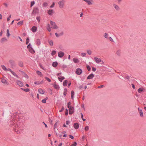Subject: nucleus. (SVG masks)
<instances>
[{
  "mask_svg": "<svg viewBox=\"0 0 146 146\" xmlns=\"http://www.w3.org/2000/svg\"><path fill=\"white\" fill-rule=\"evenodd\" d=\"M45 79L49 82H51V80L50 79H49L48 78L45 77Z\"/></svg>",
  "mask_w": 146,
  "mask_h": 146,
  "instance_id": "45",
  "label": "nucleus"
},
{
  "mask_svg": "<svg viewBox=\"0 0 146 146\" xmlns=\"http://www.w3.org/2000/svg\"><path fill=\"white\" fill-rule=\"evenodd\" d=\"M47 29L49 32L51 31V29L50 27V25L49 24H48L47 26Z\"/></svg>",
  "mask_w": 146,
  "mask_h": 146,
  "instance_id": "21",
  "label": "nucleus"
},
{
  "mask_svg": "<svg viewBox=\"0 0 146 146\" xmlns=\"http://www.w3.org/2000/svg\"><path fill=\"white\" fill-rule=\"evenodd\" d=\"M77 145V143L76 142H74L73 144L71 145L70 146H76Z\"/></svg>",
  "mask_w": 146,
  "mask_h": 146,
  "instance_id": "50",
  "label": "nucleus"
},
{
  "mask_svg": "<svg viewBox=\"0 0 146 146\" xmlns=\"http://www.w3.org/2000/svg\"><path fill=\"white\" fill-rule=\"evenodd\" d=\"M86 67L88 71H90V70L91 68L88 65H87Z\"/></svg>",
  "mask_w": 146,
  "mask_h": 146,
  "instance_id": "47",
  "label": "nucleus"
},
{
  "mask_svg": "<svg viewBox=\"0 0 146 146\" xmlns=\"http://www.w3.org/2000/svg\"><path fill=\"white\" fill-rule=\"evenodd\" d=\"M10 35V34L9 33V30L8 29H7V37H9Z\"/></svg>",
  "mask_w": 146,
  "mask_h": 146,
  "instance_id": "36",
  "label": "nucleus"
},
{
  "mask_svg": "<svg viewBox=\"0 0 146 146\" xmlns=\"http://www.w3.org/2000/svg\"><path fill=\"white\" fill-rule=\"evenodd\" d=\"M50 24L51 26V28L54 29H57L58 27L57 26L54 22H53L52 21H50Z\"/></svg>",
  "mask_w": 146,
  "mask_h": 146,
  "instance_id": "2",
  "label": "nucleus"
},
{
  "mask_svg": "<svg viewBox=\"0 0 146 146\" xmlns=\"http://www.w3.org/2000/svg\"><path fill=\"white\" fill-rule=\"evenodd\" d=\"M89 127L88 126H86L84 128L85 130L86 131H88L89 130Z\"/></svg>",
  "mask_w": 146,
  "mask_h": 146,
  "instance_id": "43",
  "label": "nucleus"
},
{
  "mask_svg": "<svg viewBox=\"0 0 146 146\" xmlns=\"http://www.w3.org/2000/svg\"><path fill=\"white\" fill-rule=\"evenodd\" d=\"M74 92L73 91H72L71 92V98L72 99H73L74 96Z\"/></svg>",
  "mask_w": 146,
  "mask_h": 146,
  "instance_id": "30",
  "label": "nucleus"
},
{
  "mask_svg": "<svg viewBox=\"0 0 146 146\" xmlns=\"http://www.w3.org/2000/svg\"><path fill=\"white\" fill-rule=\"evenodd\" d=\"M94 60L95 61V62L97 63H99L100 62H102L101 59L100 58H97V57H95L94 58Z\"/></svg>",
  "mask_w": 146,
  "mask_h": 146,
  "instance_id": "8",
  "label": "nucleus"
},
{
  "mask_svg": "<svg viewBox=\"0 0 146 146\" xmlns=\"http://www.w3.org/2000/svg\"><path fill=\"white\" fill-rule=\"evenodd\" d=\"M104 87V86L103 85L100 86L98 87V88H101Z\"/></svg>",
  "mask_w": 146,
  "mask_h": 146,
  "instance_id": "57",
  "label": "nucleus"
},
{
  "mask_svg": "<svg viewBox=\"0 0 146 146\" xmlns=\"http://www.w3.org/2000/svg\"><path fill=\"white\" fill-rule=\"evenodd\" d=\"M69 137L71 139H73L74 138V137L71 135H69Z\"/></svg>",
  "mask_w": 146,
  "mask_h": 146,
  "instance_id": "63",
  "label": "nucleus"
},
{
  "mask_svg": "<svg viewBox=\"0 0 146 146\" xmlns=\"http://www.w3.org/2000/svg\"><path fill=\"white\" fill-rule=\"evenodd\" d=\"M69 108V114H72L74 111V107L70 106Z\"/></svg>",
  "mask_w": 146,
  "mask_h": 146,
  "instance_id": "6",
  "label": "nucleus"
},
{
  "mask_svg": "<svg viewBox=\"0 0 146 146\" xmlns=\"http://www.w3.org/2000/svg\"><path fill=\"white\" fill-rule=\"evenodd\" d=\"M65 1L64 0H62L59 1L58 3V4L59 5V7L60 8H62L64 6V3Z\"/></svg>",
  "mask_w": 146,
  "mask_h": 146,
  "instance_id": "3",
  "label": "nucleus"
},
{
  "mask_svg": "<svg viewBox=\"0 0 146 146\" xmlns=\"http://www.w3.org/2000/svg\"><path fill=\"white\" fill-rule=\"evenodd\" d=\"M35 2L34 1H31V7L33 6L35 4Z\"/></svg>",
  "mask_w": 146,
  "mask_h": 146,
  "instance_id": "49",
  "label": "nucleus"
},
{
  "mask_svg": "<svg viewBox=\"0 0 146 146\" xmlns=\"http://www.w3.org/2000/svg\"><path fill=\"white\" fill-rule=\"evenodd\" d=\"M54 88H55V89H59V86H58V85L57 84H55L54 86Z\"/></svg>",
  "mask_w": 146,
  "mask_h": 146,
  "instance_id": "35",
  "label": "nucleus"
},
{
  "mask_svg": "<svg viewBox=\"0 0 146 146\" xmlns=\"http://www.w3.org/2000/svg\"><path fill=\"white\" fill-rule=\"evenodd\" d=\"M29 42V37H28L26 39V44H28Z\"/></svg>",
  "mask_w": 146,
  "mask_h": 146,
  "instance_id": "46",
  "label": "nucleus"
},
{
  "mask_svg": "<svg viewBox=\"0 0 146 146\" xmlns=\"http://www.w3.org/2000/svg\"><path fill=\"white\" fill-rule=\"evenodd\" d=\"M87 51V52L88 54L89 55H91V54L92 52L90 50H88Z\"/></svg>",
  "mask_w": 146,
  "mask_h": 146,
  "instance_id": "42",
  "label": "nucleus"
},
{
  "mask_svg": "<svg viewBox=\"0 0 146 146\" xmlns=\"http://www.w3.org/2000/svg\"><path fill=\"white\" fill-rule=\"evenodd\" d=\"M34 84H40V81L35 82H34Z\"/></svg>",
  "mask_w": 146,
  "mask_h": 146,
  "instance_id": "51",
  "label": "nucleus"
},
{
  "mask_svg": "<svg viewBox=\"0 0 146 146\" xmlns=\"http://www.w3.org/2000/svg\"><path fill=\"white\" fill-rule=\"evenodd\" d=\"M37 28L35 26H33L31 30L32 32H35L37 30Z\"/></svg>",
  "mask_w": 146,
  "mask_h": 146,
  "instance_id": "20",
  "label": "nucleus"
},
{
  "mask_svg": "<svg viewBox=\"0 0 146 146\" xmlns=\"http://www.w3.org/2000/svg\"><path fill=\"white\" fill-rule=\"evenodd\" d=\"M96 69L94 68V67H92V70L94 71V72H95V71H96Z\"/></svg>",
  "mask_w": 146,
  "mask_h": 146,
  "instance_id": "62",
  "label": "nucleus"
},
{
  "mask_svg": "<svg viewBox=\"0 0 146 146\" xmlns=\"http://www.w3.org/2000/svg\"><path fill=\"white\" fill-rule=\"evenodd\" d=\"M36 73L37 74L40 76H42V75L41 72L39 71H37L36 72Z\"/></svg>",
  "mask_w": 146,
  "mask_h": 146,
  "instance_id": "27",
  "label": "nucleus"
},
{
  "mask_svg": "<svg viewBox=\"0 0 146 146\" xmlns=\"http://www.w3.org/2000/svg\"><path fill=\"white\" fill-rule=\"evenodd\" d=\"M18 65L21 67H23V63L22 62H20L19 63Z\"/></svg>",
  "mask_w": 146,
  "mask_h": 146,
  "instance_id": "32",
  "label": "nucleus"
},
{
  "mask_svg": "<svg viewBox=\"0 0 146 146\" xmlns=\"http://www.w3.org/2000/svg\"><path fill=\"white\" fill-rule=\"evenodd\" d=\"M74 62L76 63H78L79 62V60L77 58H74L73 59Z\"/></svg>",
  "mask_w": 146,
  "mask_h": 146,
  "instance_id": "23",
  "label": "nucleus"
},
{
  "mask_svg": "<svg viewBox=\"0 0 146 146\" xmlns=\"http://www.w3.org/2000/svg\"><path fill=\"white\" fill-rule=\"evenodd\" d=\"M11 73L15 76L19 78L18 76L13 71L11 72Z\"/></svg>",
  "mask_w": 146,
  "mask_h": 146,
  "instance_id": "34",
  "label": "nucleus"
},
{
  "mask_svg": "<svg viewBox=\"0 0 146 146\" xmlns=\"http://www.w3.org/2000/svg\"><path fill=\"white\" fill-rule=\"evenodd\" d=\"M24 91L26 92H28L30 90L29 88H26L24 89Z\"/></svg>",
  "mask_w": 146,
  "mask_h": 146,
  "instance_id": "48",
  "label": "nucleus"
},
{
  "mask_svg": "<svg viewBox=\"0 0 146 146\" xmlns=\"http://www.w3.org/2000/svg\"><path fill=\"white\" fill-rule=\"evenodd\" d=\"M36 19L38 22H40V17L39 16L37 17H36Z\"/></svg>",
  "mask_w": 146,
  "mask_h": 146,
  "instance_id": "44",
  "label": "nucleus"
},
{
  "mask_svg": "<svg viewBox=\"0 0 146 146\" xmlns=\"http://www.w3.org/2000/svg\"><path fill=\"white\" fill-rule=\"evenodd\" d=\"M48 5V4L46 3H44L43 4V6L44 7Z\"/></svg>",
  "mask_w": 146,
  "mask_h": 146,
  "instance_id": "55",
  "label": "nucleus"
},
{
  "mask_svg": "<svg viewBox=\"0 0 146 146\" xmlns=\"http://www.w3.org/2000/svg\"><path fill=\"white\" fill-rule=\"evenodd\" d=\"M36 44L37 46H38L40 44V41L39 39H37L36 40Z\"/></svg>",
  "mask_w": 146,
  "mask_h": 146,
  "instance_id": "19",
  "label": "nucleus"
},
{
  "mask_svg": "<svg viewBox=\"0 0 146 146\" xmlns=\"http://www.w3.org/2000/svg\"><path fill=\"white\" fill-rule=\"evenodd\" d=\"M108 35H109L108 33H105L104 34V36L106 38H108Z\"/></svg>",
  "mask_w": 146,
  "mask_h": 146,
  "instance_id": "37",
  "label": "nucleus"
},
{
  "mask_svg": "<svg viewBox=\"0 0 146 146\" xmlns=\"http://www.w3.org/2000/svg\"><path fill=\"white\" fill-rule=\"evenodd\" d=\"M86 55V54L85 53L83 52L81 53V56L83 57L85 56Z\"/></svg>",
  "mask_w": 146,
  "mask_h": 146,
  "instance_id": "54",
  "label": "nucleus"
},
{
  "mask_svg": "<svg viewBox=\"0 0 146 146\" xmlns=\"http://www.w3.org/2000/svg\"><path fill=\"white\" fill-rule=\"evenodd\" d=\"M48 13L49 15H51L53 13V11L52 10H48Z\"/></svg>",
  "mask_w": 146,
  "mask_h": 146,
  "instance_id": "24",
  "label": "nucleus"
},
{
  "mask_svg": "<svg viewBox=\"0 0 146 146\" xmlns=\"http://www.w3.org/2000/svg\"><path fill=\"white\" fill-rule=\"evenodd\" d=\"M94 76V75L93 74H91L87 77V79H92Z\"/></svg>",
  "mask_w": 146,
  "mask_h": 146,
  "instance_id": "13",
  "label": "nucleus"
},
{
  "mask_svg": "<svg viewBox=\"0 0 146 146\" xmlns=\"http://www.w3.org/2000/svg\"><path fill=\"white\" fill-rule=\"evenodd\" d=\"M121 53V51L120 50H117L116 54L118 56H120Z\"/></svg>",
  "mask_w": 146,
  "mask_h": 146,
  "instance_id": "28",
  "label": "nucleus"
},
{
  "mask_svg": "<svg viewBox=\"0 0 146 146\" xmlns=\"http://www.w3.org/2000/svg\"><path fill=\"white\" fill-rule=\"evenodd\" d=\"M71 104V102H70L68 103V108H69L71 106H70Z\"/></svg>",
  "mask_w": 146,
  "mask_h": 146,
  "instance_id": "58",
  "label": "nucleus"
},
{
  "mask_svg": "<svg viewBox=\"0 0 146 146\" xmlns=\"http://www.w3.org/2000/svg\"><path fill=\"white\" fill-rule=\"evenodd\" d=\"M55 35L57 37H58L60 36L59 34H58L57 33H55Z\"/></svg>",
  "mask_w": 146,
  "mask_h": 146,
  "instance_id": "61",
  "label": "nucleus"
},
{
  "mask_svg": "<svg viewBox=\"0 0 146 146\" xmlns=\"http://www.w3.org/2000/svg\"><path fill=\"white\" fill-rule=\"evenodd\" d=\"M38 92L41 94H43L45 93V91L41 88L38 89Z\"/></svg>",
  "mask_w": 146,
  "mask_h": 146,
  "instance_id": "18",
  "label": "nucleus"
},
{
  "mask_svg": "<svg viewBox=\"0 0 146 146\" xmlns=\"http://www.w3.org/2000/svg\"><path fill=\"white\" fill-rule=\"evenodd\" d=\"M39 12V11L38 9V8L37 7H35L33 9V12L32 13H35V14H36V13H38Z\"/></svg>",
  "mask_w": 146,
  "mask_h": 146,
  "instance_id": "7",
  "label": "nucleus"
},
{
  "mask_svg": "<svg viewBox=\"0 0 146 146\" xmlns=\"http://www.w3.org/2000/svg\"><path fill=\"white\" fill-rule=\"evenodd\" d=\"M9 62L11 66V68H13V67L15 66L16 64L14 61L12 60H10L9 61Z\"/></svg>",
  "mask_w": 146,
  "mask_h": 146,
  "instance_id": "4",
  "label": "nucleus"
},
{
  "mask_svg": "<svg viewBox=\"0 0 146 146\" xmlns=\"http://www.w3.org/2000/svg\"><path fill=\"white\" fill-rule=\"evenodd\" d=\"M60 36L63 35L64 33L63 32H61V33H59Z\"/></svg>",
  "mask_w": 146,
  "mask_h": 146,
  "instance_id": "59",
  "label": "nucleus"
},
{
  "mask_svg": "<svg viewBox=\"0 0 146 146\" xmlns=\"http://www.w3.org/2000/svg\"><path fill=\"white\" fill-rule=\"evenodd\" d=\"M23 124L22 123L20 124V125H18L17 124V125H15L14 127V130L16 132H17V133L18 134L20 133L21 132V130H22V125Z\"/></svg>",
  "mask_w": 146,
  "mask_h": 146,
  "instance_id": "1",
  "label": "nucleus"
},
{
  "mask_svg": "<svg viewBox=\"0 0 146 146\" xmlns=\"http://www.w3.org/2000/svg\"><path fill=\"white\" fill-rule=\"evenodd\" d=\"M1 82L4 84L8 85L9 84V83L7 80L5 79H2L1 80Z\"/></svg>",
  "mask_w": 146,
  "mask_h": 146,
  "instance_id": "11",
  "label": "nucleus"
},
{
  "mask_svg": "<svg viewBox=\"0 0 146 146\" xmlns=\"http://www.w3.org/2000/svg\"><path fill=\"white\" fill-rule=\"evenodd\" d=\"M65 110H66V112L65 113V114L66 115H68V110L67 109H66Z\"/></svg>",
  "mask_w": 146,
  "mask_h": 146,
  "instance_id": "53",
  "label": "nucleus"
},
{
  "mask_svg": "<svg viewBox=\"0 0 146 146\" xmlns=\"http://www.w3.org/2000/svg\"><path fill=\"white\" fill-rule=\"evenodd\" d=\"M58 122V121H56L54 124V129L55 131V129H56V128Z\"/></svg>",
  "mask_w": 146,
  "mask_h": 146,
  "instance_id": "38",
  "label": "nucleus"
},
{
  "mask_svg": "<svg viewBox=\"0 0 146 146\" xmlns=\"http://www.w3.org/2000/svg\"><path fill=\"white\" fill-rule=\"evenodd\" d=\"M144 90L145 89L142 88H140L138 89V91L139 93H141L142 92L144 91Z\"/></svg>",
  "mask_w": 146,
  "mask_h": 146,
  "instance_id": "17",
  "label": "nucleus"
},
{
  "mask_svg": "<svg viewBox=\"0 0 146 146\" xmlns=\"http://www.w3.org/2000/svg\"><path fill=\"white\" fill-rule=\"evenodd\" d=\"M7 41V39H6V38L5 37H4L2 38L1 40V42H3L5 41Z\"/></svg>",
  "mask_w": 146,
  "mask_h": 146,
  "instance_id": "31",
  "label": "nucleus"
},
{
  "mask_svg": "<svg viewBox=\"0 0 146 146\" xmlns=\"http://www.w3.org/2000/svg\"><path fill=\"white\" fill-rule=\"evenodd\" d=\"M82 72V70L80 68H77L76 71V73L78 75H80L81 74Z\"/></svg>",
  "mask_w": 146,
  "mask_h": 146,
  "instance_id": "5",
  "label": "nucleus"
},
{
  "mask_svg": "<svg viewBox=\"0 0 146 146\" xmlns=\"http://www.w3.org/2000/svg\"><path fill=\"white\" fill-rule=\"evenodd\" d=\"M23 21H19L17 23V24L18 25H22L23 24Z\"/></svg>",
  "mask_w": 146,
  "mask_h": 146,
  "instance_id": "40",
  "label": "nucleus"
},
{
  "mask_svg": "<svg viewBox=\"0 0 146 146\" xmlns=\"http://www.w3.org/2000/svg\"><path fill=\"white\" fill-rule=\"evenodd\" d=\"M138 110L139 112V114L140 116L143 117V114L142 111L141 109H140L139 108H138Z\"/></svg>",
  "mask_w": 146,
  "mask_h": 146,
  "instance_id": "15",
  "label": "nucleus"
},
{
  "mask_svg": "<svg viewBox=\"0 0 146 146\" xmlns=\"http://www.w3.org/2000/svg\"><path fill=\"white\" fill-rule=\"evenodd\" d=\"M48 97H46L45 99L42 100V102L43 103H46V101L48 99Z\"/></svg>",
  "mask_w": 146,
  "mask_h": 146,
  "instance_id": "29",
  "label": "nucleus"
},
{
  "mask_svg": "<svg viewBox=\"0 0 146 146\" xmlns=\"http://www.w3.org/2000/svg\"><path fill=\"white\" fill-rule=\"evenodd\" d=\"M64 55V53L62 51H60L58 52V56L60 58H62Z\"/></svg>",
  "mask_w": 146,
  "mask_h": 146,
  "instance_id": "9",
  "label": "nucleus"
},
{
  "mask_svg": "<svg viewBox=\"0 0 146 146\" xmlns=\"http://www.w3.org/2000/svg\"><path fill=\"white\" fill-rule=\"evenodd\" d=\"M68 81L67 80H65L63 82V85L64 86H66L67 85Z\"/></svg>",
  "mask_w": 146,
  "mask_h": 146,
  "instance_id": "25",
  "label": "nucleus"
},
{
  "mask_svg": "<svg viewBox=\"0 0 146 146\" xmlns=\"http://www.w3.org/2000/svg\"><path fill=\"white\" fill-rule=\"evenodd\" d=\"M73 126L75 129H78L79 127V125L78 123H75L74 124Z\"/></svg>",
  "mask_w": 146,
  "mask_h": 146,
  "instance_id": "12",
  "label": "nucleus"
},
{
  "mask_svg": "<svg viewBox=\"0 0 146 146\" xmlns=\"http://www.w3.org/2000/svg\"><path fill=\"white\" fill-rule=\"evenodd\" d=\"M11 17V15H10L9 16V17L7 19V20L8 21H9L10 20Z\"/></svg>",
  "mask_w": 146,
  "mask_h": 146,
  "instance_id": "52",
  "label": "nucleus"
},
{
  "mask_svg": "<svg viewBox=\"0 0 146 146\" xmlns=\"http://www.w3.org/2000/svg\"><path fill=\"white\" fill-rule=\"evenodd\" d=\"M58 65V63L57 62H53L52 66L54 67H56Z\"/></svg>",
  "mask_w": 146,
  "mask_h": 146,
  "instance_id": "22",
  "label": "nucleus"
},
{
  "mask_svg": "<svg viewBox=\"0 0 146 146\" xmlns=\"http://www.w3.org/2000/svg\"><path fill=\"white\" fill-rule=\"evenodd\" d=\"M58 79L60 82H62L63 80L62 78L59 77H58Z\"/></svg>",
  "mask_w": 146,
  "mask_h": 146,
  "instance_id": "60",
  "label": "nucleus"
},
{
  "mask_svg": "<svg viewBox=\"0 0 146 146\" xmlns=\"http://www.w3.org/2000/svg\"><path fill=\"white\" fill-rule=\"evenodd\" d=\"M55 5L54 2H53V3L50 6V8H52L54 7V5Z\"/></svg>",
  "mask_w": 146,
  "mask_h": 146,
  "instance_id": "56",
  "label": "nucleus"
},
{
  "mask_svg": "<svg viewBox=\"0 0 146 146\" xmlns=\"http://www.w3.org/2000/svg\"><path fill=\"white\" fill-rule=\"evenodd\" d=\"M67 93V90L66 88H65L64 89L63 92V95L64 96H65Z\"/></svg>",
  "mask_w": 146,
  "mask_h": 146,
  "instance_id": "26",
  "label": "nucleus"
},
{
  "mask_svg": "<svg viewBox=\"0 0 146 146\" xmlns=\"http://www.w3.org/2000/svg\"><path fill=\"white\" fill-rule=\"evenodd\" d=\"M48 42H49V44L51 46H53V41H52V40H51L49 41H48Z\"/></svg>",
  "mask_w": 146,
  "mask_h": 146,
  "instance_id": "39",
  "label": "nucleus"
},
{
  "mask_svg": "<svg viewBox=\"0 0 146 146\" xmlns=\"http://www.w3.org/2000/svg\"><path fill=\"white\" fill-rule=\"evenodd\" d=\"M56 53V50H52L51 53L52 56H53Z\"/></svg>",
  "mask_w": 146,
  "mask_h": 146,
  "instance_id": "41",
  "label": "nucleus"
},
{
  "mask_svg": "<svg viewBox=\"0 0 146 146\" xmlns=\"http://www.w3.org/2000/svg\"><path fill=\"white\" fill-rule=\"evenodd\" d=\"M64 107H63L62 108H61V110L59 111V112H62L64 110Z\"/></svg>",
  "mask_w": 146,
  "mask_h": 146,
  "instance_id": "64",
  "label": "nucleus"
},
{
  "mask_svg": "<svg viewBox=\"0 0 146 146\" xmlns=\"http://www.w3.org/2000/svg\"><path fill=\"white\" fill-rule=\"evenodd\" d=\"M1 66L2 67V68L5 71L7 70V69L4 65H1Z\"/></svg>",
  "mask_w": 146,
  "mask_h": 146,
  "instance_id": "33",
  "label": "nucleus"
},
{
  "mask_svg": "<svg viewBox=\"0 0 146 146\" xmlns=\"http://www.w3.org/2000/svg\"><path fill=\"white\" fill-rule=\"evenodd\" d=\"M113 6L114 7V8L117 11H119L120 10V8L119 7L115 4H113Z\"/></svg>",
  "mask_w": 146,
  "mask_h": 146,
  "instance_id": "14",
  "label": "nucleus"
},
{
  "mask_svg": "<svg viewBox=\"0 0 146 146\" xmlns=\"http://www.w3.org/2000/svg\"><path fill=\"white\" fill-rule=\"evenodd\" d=\"M29 49V52H30L31 53L33 54L35 52V50L31 46Z\"/></svg>",
  "mask_w": 146,
  "mask_h": 146,
  "instance_id": "16",
  "label": "nucleus"
},
{
  "mask_svg": "<svg viewBox=\"0 0 146 146\" xmlns=\"http://www.w3.org/2000/svg\"><path fill=\"white\" fill-rule=\"evenodd\" d=\"M16 83L19 86L22 87L23 86V84L21 82L18 80L16 81Z\"/></svg>",
  "mask_w": 146,
  "mask_h": 146,
  "instance_id": "10",
  "label": "nucleus"
}]
</instances>
